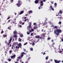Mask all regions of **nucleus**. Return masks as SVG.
I'll list each match as a JSON object with an SVG mask.
<instances>
[{
  "mask_svg": "<svg viewBox=\"0 0 63 63\" xmlns=\"http://www.w3.org/2000/svg\"><path fill=\"white\" fill-rule=\"evenodd\" d=\"M26 20H29L28 19H25V20H24V21H26Z\"/></svg>",
  "mask_w": 63,
  "mask_h": 63,
  "instance_id": "b1692460",
  "label": "nucleus"
},
{
  "mask_svg": "<svg viewBox=\"0 0 63 63\" xmlns=\"http://www.w3.org/2000/svg\"><path fill=\"white\" fill-rule=\"evenodd\" d=\"M7 60L9 62H10V61H11V60H11V59H7Z\"/></svg>",
  "mask_w": 63,
  "mask_h": 63,
  "instance_id": "4be33fe9",
  "label": "nucleus"
},
{
  "mask_svg": "<svg viewBox=\"0 0 63 63\" xmlns=\"http://www.w3.org/2000/svg\"><path fill=\"white\" fill-rule=\"evenodd\" d=\"M39 1H41V0H36L35 1V4H38L39 3Z\"/></svg>",
  "mask_w": 63,
  "mask_h": 63,
  "instance_id": "6e6552de",
  "label": "nucleus"
},
{
  "mask_svg": "<svg viewBox=\"0 0 63 63\" xmlns=\"http://www.w3.org/2000/svg\"><path fill=\"white\" fill-rule=\"evenodd\" d=\"M50 39V37H48L47 38V40H49Z\"/></svg>",
  "mask_w": 63,
  "mask_h": 63,
  "instance_id": "8fccbe9b",
  "label": "nucleus"
},
{
  "mask_svg": "<svg viewBox=\"0 0 63 63\" xmlns=\"http://www.w3.org/2000/svg\"><path fill=\"white\" fill-rule=\"evenodd\" d=\"M54 44H55L54 43H52V46H53V45H54Z\"/></svg>",
  "mask_w": 63,
  "mask_h": 63,
  "instance_id": "603ef678",
  "label": "nucleus"
},
{
  "mask_svg": "<svg viewBox=\"0 0 63 63\" xmlns=\"http://www.w3.org/2000/svg\"><path fill=\"white\" fill-rule=\"evenodd\" d=\"M59 53H61V52H62V51H59Z\"/></svg>",
  "mask_w": 63,
  "mask_h": 63,
  "instance_id": "864d4df0",
  "label": "nucleus"
},
{
  "mask_svg": "<svg viewBox=\"0 0 63 63\" xmlns=\"http://www.w3.org/2000/svg\"><path fill=\"white\" fill-rule=\"evenodd\" d=\"M19 23H20V24H21V23H22V22L21 21H20L19 22Z\"/></svg>",
  "mask_w": 63,
  "mask_h": 63,
  "instance_id": "c9c22d12",
  "label": "nucleus"
},
{
  "mask_svg": "<svg viewBox=\"0 0 63 63\" xmlns=\"http://www.w3.org/2000/svg\"><path fill=\"white\" fill-rule=\"evenodd\" d=\"M11 1V3H12V2H13V1H14V0H10Z\"/></svg>",
  "mask_w": 63,
  "mask_h": 63,
  "instance_id": "4c0bfd02",
  "label": "nucleus"
},
{
  "mask_svg": "<svg viewBox=\"0 0 63 63\" xmlns=\"http://www.w3.org/2000/svg\"><path fill=\"white\" fill-rule=\"evenodd\" d=\"M30 32H29L28 31L27 32V34H28V35H29V34H30Z\"/></svg>",
  "mask_w": 63,
  "mask_h": 63,
  "instance_id": "aec40b11",
  "label": "nucleus"
},
{
  "mask_svg": "<svg viewBox=\"0 0 63 63\" xmlns=\"http://www.w3.org/2000/svg\"><path fill=\"white\" fill-rule=\"evenodd\" d=\"M24 24V22H23L22 23V25H23Z\"/></svg>",
  "mask_w": 63,
  "mask_h": 63,
  "instance_id": "e2e57ef3",
  "label": "nucleus"
},
{
  "mask_svg": "<svg viewBox=\"0 0 63 63\" xmlns=\"http://www.w3.org/2000/svg\"><path fill=\"white\" fill-rule=\"evenodd\" d=\"M35 24H36V23H33L34 25H35Z\"/></svg>",
  "mask_w": 63,
  "mask_h": 63,
  "instance_id": "052dcab7",
  "label": "nucleus"
},
{
  "mask_svg": "<svg viewBox=\"0 0 63 63\" xmlns=\"http://www.w3.org/2000/svg\"><path fill=\"white\" fill-rule=\"evenodd\" d=\"M13 45H14V46L15 45H17V43H15Z\"/></svg>",
  "mask_w": 63,
  "mask_h": 63,
  "instance_id": "a18cd8bd",
  "label": "nucleus"
},
{
  "mask_svg": "<svg viewBox=\"0 0 63 63\" xmlns=\"http://www.w3.org/2000/svg\"><path fill=\"white\" fill-rule=\"evenodd\" d=\"M13 39V38L11 37H10V38L9 40V43L7 44L8 46H9V45L11 44V42L12 41V39Z\"/></svg>",
  "mask_w": 63,
  "mask_h": 63,
  "instance_id": "7ed1b4c3",
  "label": "nucleus"
},
{
  "mask_svg": "<svg viewBox=\"0 0 63 63\" xmlns=\"http://www.w3.org/2000/svg\"><path fill=\"white\" fill-rule=\"evenodd\" d=\"M35 42H33V43L32 44V46H34V45H35Z\"/></svg>",
  "mask_w": 63,
  "mask_h": 63,
  "instance_id": "5701e85b",
  "label": "nucleus"
},
{
  "mask_svg": "<svg viewBox=\"0 0 63 63\" xmlns=\"http://www.w3.org/2000/svg\"><path fill=\"white\" fill-rule=\"evenodd\" d=\"M8 29H9V30H11V29L10 28L9 26V27H8Z\"/></svg>",
  "mask_w": 63,
  "mask_h": 63,
  "instance_id": "c03bdc74",
  "label": "nucleus"
},
{
  "mask_svg": "<svg viewBox=\"0 0 63 63\" xmlns=\"http://www.w3.org/2000/svg\"><path fill=\"white\" fill-rule=\"evenodd\" d=\"M51 3L52 4H53V3H54V2H53V1H52L51 2Z\"/></svg>",
  "mask_w": 63,
  "mask_h": 63,
  "instance_id": "79ce46f5",
  "label": "nucleus"
},
{
  "mask_svg": "<svg viewBox=\"0 0 63 63\" xmlns=\"http://www.w3.org/2000/svg\"><path fill=\"white\" fill-rule=\"evenodd\" d=\"M46 54V53H45V52H44V53H43V55H45Z\"/></svg>",
  "mask_w": 63,
  "mask_h": 63,
  "instance_id": "0e129e2a",
  "label": "nucleus"
},
{
  "mask_svg": "<svg viewBox=\"0 0 63 63\" xmlns=\"http://www.w3.org/2000/svg\"><path fill=\"white\" fill-rule=\"evenodd\" d=\"M27 44V42L26 43H25V44H24V46H25V45H26Z\"/></svg>",
  "mask_w": 63,
  "mask_h": 63,
  "instance_id": "58836bf2",
  "label": "nucleus"
},
{
  "mask_svg": "<svg viewBox=\"0 0 63 63\" xmlns=\"http://www.w3.org/2000/svg\"><path fill=\"white\" fill-rule=\"evenodd\" d=\"M20 58H21V57H20V56L17 57V59H20Z\"/></svg>",
  "mask_w": 63,
  "mask_h": 63,
  "instance_id": "72a5a7b5",
  "label": "nucleus"
},
{
  "mask_svg": "<svg viewBox=\"0 0 63 63\" xmlns=\"http://www.w3.org/2000/svg\"><path fill=\"white\" fill-rule=\"evenodd\" d=\"M17 37L15 38V40H16V39H17Z\"/></svg>",
  "mask_w": 63,
  "mask_h": 63,
  "instance_id": "69168bd1",
  "label": "nucleus"
},
{
  "mask_svg": "<svg viewBox=\"0 0 63 63\" xmlns=\"http://www.w3.org/2000/svg\"><path fill=\"white\" fill-rule=\"evenodd\" d=\"M23 11H21L20 13V15L22 14H23Z\"/></svg>",
  "mask_w": 63,
  "mask_h": 63,
  "instance_id": "412c9836",
  "label": "nucleus"
},
{
  "mask_svg": "<svg viewBox=\"0 0 63 63\" xmlns=\"http://www.w3.org/2000/svg\"><path fill=\"white\" fill-rule=\"evenodd\" d=\"M8 62L7 61H5L4 62V63H8Z\"/></svg>",
  "mask_w": 63,
  "mask_h": 63,
  "instance_id": "4d7b16f0",
  "label": "nucleus"
},
{
  "mask_svg": "<svg viewBox=\"0 0 63 63\" xmlns=\"http://www.w3.org/2000/svg\"><path fill=\"white\" fill-rule=\"evenodd\" d=\"M14 34H17V32L16 31H14Z\"/></svg>",
  "mask_w": 63,
  "mask_h": 63,
  "instance_id": "f3484780",
  "label": "nucleus"
},
{
  "mask_svg": "<svg viewBox=\"0 0 63 63\" xmlns=\"http://www.w3.org/2000/svg\"><path fill=\"white\" fill-rule=\"evenodd\" d=\"M12 51L11 50H10L9 51V53H12Z\"/></svg>",
  "mask_w": 63,
  "mask_h": 63,
  "instance_id": "c756f323",
  "label": "nucleus"
},
{
  "mask_svg": "<svg viewBox=\"0 0 63 63\" xmlns=\"http://www.w3.org/2000/svg\"><path fill=\"white\" fill-rule=\"evenodd\" d=\"M30 58H31V57H30L29 58H28V59L27 60V61L25 62V63H28V62L29 61V60H30Z\"/></svg>",
  "mask_w": 63,
  "mask_h": 63,
  "instance_id": "39448f33",
  "label": "nucleus"
},
{
  "mask_svg": "<svg viewBox=\"0 0 63 63\" xmlns=\"http://www.w3.org/2000/svg\"><path fill=\"white\" fill-rule=\"evenodd\" d=\"M33 33H31V36H33Z\"/></svg>",
  "mask_w": 63,
  "mask_h": 63,
  "instance_id": "de8ad7c7",
  "label": "nucleus"
},
{
  "mask_svg": "<svg viewBox=\"0 0 63 63\" xmlns=\"http://www.w3.org/2000/svg\"><path fill=\"white\" fill-rule=\"evenodd\" d=\"M19 42H21V39L19 38Z\"/></svg>",
  "mask_w": 63,
  "mask_h": 63,
  "instance_id": "393cba45",
  "label": "nucleus"
},
{
  "mask_svg": "<svg viewBox=\"0 0 63 63\" xmlns=\"http://www.w3.org/2000/svg\"><path fill=\"white\" fill-rule=\"evenodd\" d=\"M46 60H47V59H48V56H47L46 57Z\"/></svg>",
  "mask_w": 63,
  "mask_h": 63,
  "instance_id": "c85d7f7f",
  "label": "nucleus"
},
{
  "mask_svg": "<svg viewBox=\"0 0 63 63\" xmlns=\"http://www.w3.org/2000/svg\"><path fill=\"white\" fill-rule=\"evenodd\" d=\"M22 4V3L21 1L20 0H19L18 1V3H16V5H17L18 7H19L20 6V5H21Z\"/></svg>",
  "mask_w": 63,
  "mask_h": 63,
  "instance_id": "f03ea898",
  "label": "nucleus"
},
{
  "mask_svg": "<svg viewBox=\"0 0 63 63\" xmlns=\"http://www.w3.org/2000/svg\"><path fill=\"white\" fill-rule=\"evenodd\" d=\"M6 4H8V5H9V2H6Z\"/></svg>",
  "mask_w": 63,
  "mask_h": 63,
  "instance_id": "473e14b6",
  "label": "nucleus"
},
{
  "mask_svg": "<svg viewBox=\"0 0 63 63\" xmlns=\"http://www.w3.org/2000/svg\"><path fill=\"white\" fill-rule=\"evenodd\" d=\"M50 7V8H52V5H51Z\"/></svg>",
  "mask_w": 63,
  "mask_h": 63,
  "instance_id": "3c124183",
  "label": "nucleus"
},
{
  "mask_svg": "<svg viewBox=\"0 0 63 63\" xmlns=\"http://www.w3.org/2000/svg\"><path fill=\"white\" fill-rule=\"evenodd\" d=\"M40 6H43V5H44V4L43 3V1H41L40 2Z\"/></svg>",
  "mask_w": 63,
  "mask_h": 63,
  "instance_id": "20e7f679",
  "label": "nucleus"
},
{
  "mask_svg": "<svg viewBox=\"0 0 63 63\" xmlns=\"http://www.w3.org/2000/svg\"><path fill=\"white\" fill-rule=\"evenodd\" d=\"M19 27H22V26H21V25H20L19 26Z\"/></svg>",
  "mask_w": 63,
  "mask_h": 63,
  "instance_id": "13d9d810",
  "label": "nucleus"
},
{
  "mask_svg": "<svg viewBox=\"0 0 63 63\" xmlns=\"http://www.w3.org/2000/svg\"><path fill=\"white\" fill-rule=\"evenodd\" d=\"M54 26L53 25H52V26H51V27H53V28L54 27Z\"/></svg>",
  "mask_w": 63,
  "mask_h": 63,
  "instance_id": "09e8293b",
  "label": "nucleus"
},
{
  "mask_svg": "<svg viewBox=\"0 0 63 63\" xmlns=\"http://www.w3.org/2000/svg\"><path fill=\"white\" fill-rule=\"evenodd\" d=\"M59 13L60 14H62V11H61V10H60Z\"/></svg>",
  "mask_w": 63,
  "mask_h": 63,
  "instance_id": "a211bd4d",
  "label": "nucleus"
},
{
  "mask_svg": "<svg viewBox=\"0 0 63 63\" xmlns=\"http://www.w3.org/2000/svg\"><path fill=\"white\" fill-rule=\"evenodd\" d=\"M61 15H60L59 16L58 18H62V17H61Z\"/></svg>",
  "mask_w": 63,
  "mask_h": 63,
  "instance_id": "ddd939ff",
  "label": "nucleus"
},
{
  "mask_svg": "<svg viewBox=\"0 0 63 63\" xmlns=\"http://www.w3.org/2000/svg\"><path fill=\"white\" fill-rule=\"evenodd\" d=\"M54 5L55 6H56V5H57V3H55L54 4Z\"/></svg>",
  "mask_w": 63,
  "mask_h": 63,
  "instance_id": "bb28decb",
  "label": "nucleus"
},
{
  "mask_svg": "<svg viewBox=\"0 0 63 63\" xmlns=\"http://www.w3.org/2000/svg\"><path fill=\"white\" fill-rule=\"evenodd\" d=\"M10 18V17H8V18H7V19H9V18Z\"/></svg>",
  "mask_w": 63,
  "mask_h": 63,
  "instance_id": "680f3d73",
  "label": "nucleus"
},
{
  "mask_svg": "<svg viewBox=\"0 0 63 63\" xmlns=\"http://www.w3.org/2000/svg\"><path fill=\"white\" fill-rule=\"evenodd\" d=\"M52 10H53V11H54V9L53 8H52L51 9Z\"/></svg>",
  "mask_w": 63,
  "mask_h": 63,
  "instance_id": "338daca9",
  "label": "nucleus"
},
{
  "mask_svg": "<svg viewBox=\"0 0 63 63\" xmlns=\"http://www.w3.org/2000/svg\"><path fill=\"white\" fill-rule=\"evenodd\" d=\"M27 28L28 30H30V28L28 27Z\"/></svg>",
  "mask_w": 63,
  "mask_h": 63,
  "instance_id": "2f4dec72",
  "label": "nucleus"
},
{
  "mask_svg": "<svg viewBox=\"0 0 63 63\" xmlns=\"http://www.w3.org/2000/svg\"><path fill=\"white\" fill-rule=\"evenodd\" d=\"M7 35H3V37H7Z\"/></svg>",
  "mask_w": 63,
  "mask_h": 63,
  "instance_id": "e433bc0d",
  "label": "nucleus"
},
{
  "mask_svg": "<svg viewBox=\"0 0 63 63\" xmlns=\"http://www.w3.org/2000/svg\"><path fill=\"white\" fill-rule=\"evenodd\" d=\"M11 21V20H9L8 21V22H10Z\"/></svg>",
  "mask_w": 63,
  "mask_h": 63,
  "instance_id": "6e6d98bb",
  "label": "nucleus"
},
{
  "mask_svg": "<svg viewBox=\"0 0 63 63\" xmlns=\"http://www.w3.org/2000/svg\"><path fill=\"white\" fill-rule=\"evenodd\" d=\"M17 36L16 35H15L14 36V38H17Z\"/></svg>",
  "mask_w": 63,
  "mask_h": 63,
  "instance_id": "dca6fc26",
  "label": "nucleus"
},
{
  "mask_svg": "<svg viewBox=\"0 0 63 63\" xmlns=\"http://www.w3.org/2000/svg\"><path fill=\"white\" fill-rule=\"evenodd\" d=\"M34 29H31V30H30L29 31L30 33H31L32 32H33V31H34Z\"/></svg>",
  "mask_w": 63,
  "mask_h": 63,
  "instance_id": "9d476101",
  "label": "nucleus"
},
{
  "mask_svg": "<svg viewBox=\"0 0 63 63\" xmlns=\"http://www.w3.org/2000/svg\"><path fill=\"white\" fill-rule=\"evenodd\" d=\"M28 27H29L30 28H32V27L31 26V25H29V26H28Z\"/></svg>",
  "mask_w": 63,
  "mask_h": 63,
  "instance_id": "7c9ffc66",
  "label": "nucleus"
},
{
  "mask_svg": "<svg viewBox=\"0 0 63 63\" xmlns=\"http://www.w3.org/2000/svg\"><path fill=\"white\" fill-rule=\"evenodd\" d=\"M54 61L56 63H59L61 62L60 61H58V60H54Z\"/></svg>",
  "mask_w": 63,
  "mask_h": 63,
  "instance_id": "423d86ee",
  "label": "nucleus"
},
{
  "mask_svg": "<svg viewBox=\"0 0 63 63\" xmlns=\"http://www.w3.org/2000/svg\"><path fill=\"white\" fill-rule=\"evenodd\" d=\"M35 38H38L39 39L40 38V36L39 35H36L35 36Z\"/></svg>",
  "mask_w": 63,
  "mask_h": 63,
  "instance_id": "f8f14e48",
  "label": "nucleus"
},
{
  "mask_svg": "<svg viewBox=\"0 0 63 63\" xmlns=\"http://www.w3.org/2000/svg\"><path fill=\"white\" fill-rule=\"evenodd\" d=\"M31 50L32 51L33 50V48H30Z\"/></svg>",
  "mask_w": 63,
  "mask_h": 63,
  "instance_id": "a19ab883",
  "label": "nucleus"
},
{
  "mask_svg": "<svg viewBox=\"0 0 63 63\" xmlns=\"http://www.w3.org/2000/svg\"><path fill=\"white\" fill-rule=\"evenodd\" d=\"M25 54V53H24V52L21 53V54H23H23Z\"/></svg>",
  "mask_w": 63,
  "mask_h": 63,
  "instance_id": "a878e982",
  "label": "nucleus"
},
{
  "mask_svg": "<svg viewBox=\"0 0 63 63\" xmlns=\"http://www.w3.org/2000/svg\"><path fill=\"white\" fill-rule=\"evenodd\" d=\"M39 38H40V39H42V38H43V37H39Z\"/></svg>",
  "mask_w": 63,
  "mask_h": 63,
  "instance_id": "bf43d9fd",
  "label": "nucleus"
},
{
  "mask_svg": "<svg viewBox=\"0 0 63 63\" xmlns=\"http://www.w3.org/2000/svg\"><path fill=\"white\" fill-rule=\"evenodd\" d=\"M17 45L19 47H21V43H19V44H18Z\"/></svg>",
  "mask_w": 63,
  "mask_h": 63,
  "instance_id": "9b49d317",
  "label": "nucleus"
},
{
  "mask_svg": "<svg viewBox=\"0 0 63 63\" xmlns=\"http://www.w3.org/2000/svg\"><path fill=\"white\" fill-rule=\"evenodd\" d=\"M34 29H36V27H35L34 28Z\"/></svg>",
  "mask_w": 63,
  "mask_h": 63,
  "instance_id": "774afa93",
  "label": "nucleus"
},
{
  "mask_svg": "<svg viewBox=\"0 0 63 63\" xmlns=\"http://www.w3.org/2000/svg\"><path fill=\"white\" fill-rule=\"evenodd\" d=\"M61 40L62 42H63V38H61Z\"/></svg>",
  "mask_w": 63,
  "mask_h": 63,
  "instance_id": "49530a36",
  "label": "nucleus"
},
{
  "mask_svg": "<svg viewBox=\"0 0 63 63\" xmlns=\"http://www.w3.org/2000/svg\"><path fill=\"white\" fill-rule=\"evenodd\" d=\"M31 13H32V11L30 10L29 11V14H30Z\"/></svg>",
  "mask_w": 63,
  "mask_h": 63,
  "instance_id": "2eb2a0df",
  "label": "nucleus"
},
{
  "mask_svg": "<svg viewBox=\"0 0 63 63\" xmlns=\"http://www.w3.org/2000/svg\"><path fill=\"white\" fill-rule=\"evenodd\" d=\"M4 33V32L3 31H2L1 32V34H2V33Z\"/></svg>",
  "mask_w": 63,
  "mask_h": 63,
  "instance_id": "5fc2aeb1",
  "label": "nucleus"
},
{
  "mask_svg": "<svg viewBox=\"0 0 63 63\" xmlns=\"http://www.w3.org/2000/svg\"><path fill=\"white\" fill-rule=\"evenodd\" d=\"M43 37H45V34H43Z\"/></svg>",
  "mask_w": 63,
  "mask_h": 63,
  "instance_id": "37998d69",
  "label": "nucleus"
},
{
  "mask_svg": "<svg viewBox=\"0 0 63 63\" xmlns=\"http://www.w3.org/2000/svg\"><path fill=\"white\" fill-rule=\"evenodd\" d=\"M23 49L24 51H26V49H25V48H24Z\"/></svg>",
  "mask_w": 63,
  "mask_h": 63,
  "instance_id": "f704fd0d",
  "label": "nucleus"
},
{
  "mask_svg": "<svg viewBox=\"0 0 63 63\" xmlns=\"http://www.w3.org/2000/svg\"><path fill=\"white\" fill-rule=\"evenodd\" d=\"M53 28H54V29H57V28H58V27H57V26H54Z\"/></svg>",
  "mask_w": 63,
  "mask_h": 63,
  "instance_id": "4468645a",
  "label": "nucleus"
},
{
  "mask_svg": "<svg viewBox=\"0 0 63 63\" xmlns=\"http://www.w3.org/2000/svg\"><path fill=\"white\" fill-rule=\"evenodd\" d=\"M12 23H16V21H13V22H11V23L12 24Z\"/></svg>",
  "mask_w": 63,
  "mask_h": 63,
  "instance_id": "6ab92c4d",
  "label": "nucleus"
},
{
  "mask_svg": "<svg viewBox=\"0 0 63 63\" xmlns=\"http://www.w3.org/2000/svg\"><path fill=\"white\" fill-rule=\"evenodd\" d=\"M62 32V31L60 29H57L56 30L54 31V33L56 34L57 36H58L59 35V33H61Z\"/></svg>",
  "mask_w": 63,
  "mask_h": 63,
  "instance_id": "f257e3e1",
  "label": "nucleus"
},
{
  "mask_svg": "<svg viewBox=\"0 0 63 63\" xmlns=\"http://www.w3.org/2000/svg\"><path fill=\"white\" fill-rule=\"evenodd\" d=\"M21 58H22V57L23 56V55L21 54Z\"/></svg>",
  "mask_w": 63,
  "mask_h": 63,
  "instance_id": "cd10ccee",
  "label": "nucleus"
},
{
  "mask_svg": "<svg viewBox=\"0 0 63 63\" xmlns=\"http://www.w3.org/2000/svg\"><path fill=\"white\" fill-rule=\"evenodd\" d=\"M16 56V55H13L11 56V59H14V58H15Z\"/></svg>",
  "mask_w": 63,
  "mask_h": 63,
  "instance_id": "0eeeda50",
  "label": "nucleus"
},
{
  "mask_svg": "<svg viewBox=\"0 0 63 63\" xmlns=\"http://www.w3.org/2000/svg\"><path fill=\"white\" fill-rule=\"evenodd\" d=\"M14 46V44H13L12 45V48L13 49H15V47Z\"/></svg>",
  "mask_w": 63,
  "mask_h": 63,
  "instance_id": "1a4fd4ad",
  "label": "nucleus"
},
{
  "mask_svg": "<svg viewBox=\"0 0 63 63\" xmlns=\"http://www.w3.org/2000/svg\"><path fill=\"white\" fill-rule=\"evenodd\" d=\"M59 24H61V21H59Z\"/></svg>",
  "mask_w": 63,
  "mask_h": 63,
  "instance_id": "ea45409f",
  "label": "nucleus"
}]
</instances>
